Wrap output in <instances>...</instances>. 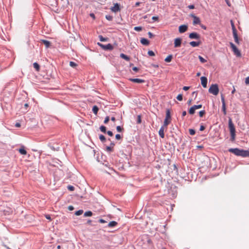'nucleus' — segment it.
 I'll use <instances>...</instances> for the list:
<instances>
[{"label": "nucleus", "instance_id": "nucleus-1", "mask_svg": "<svg viewBox=\"0 0 249 249\" xmlns=\"http://www.w3.org/2000/svg\"><path fill=\"white\" fill-rule=\"evenodd\" d=\"M229 151L238 156H242L243 157H249V152L239 149L238 148H230Z\"/></svg>", "mask_w": 249, "mask_h": 249}, {"label": "nucleus", "instance_id": "nucleus-2", "mask_svg": "<svg viewBox=\"0 0 249 249\" xmlns=\"http://www.w3.org/2000/svg\"><path fill=\"white\" fill-rule=\"evenodd\" d=\"M229 127L231 136V140L234 141L235 138V129L231 119L229 120Z\"/></svg>", "mask_w": 249, "mask_h": 249}, {"label": "nucleus", "instance_id": "nucleus-3", "mask_svg": "<svg viewBox=\"0 0 249 249\" xmlns=\"http://www.w3.org/2000/svg\"><path fill=\"white\" fill-rule=\"evenodd\" d=\"M209 92L214 95H217L219 93V88L217 84L212 85L209 89Z\"/></svg>", "mask_w": 249, "mask_h": 249}, {"label": "nucleus", "instance_id": "nucleus-4", "mask_svg": "<svg viewBox=\"0 0 249 249\" xmlns=\"http://www.w3.org/2000/svg\"><path fill=\"white\" fill-rule=\"evenodd\" d=\"M171 120L170 111L169 109H167L166 111V117L164 121V124L163 125L166 128L167 126L170 123Z\"/></svg>", "mask_w": 249, "mask_h": 249}, {"label": "nucleus", "instance_id": "nucleus-5", "mask_svg": "<svg viewBox=\"0 0 249 249\" xmlns=\"http://www.w3.org/2000/svg\"><path fill=\"white\" fill-rule=\"evenodd\" d=\"M230 44L234 54L237 57H241V53L240 51L237 49L235 45L232 42H230Z\"/></svg>", "mask_w": 249, "mask_h": 249}, {"label": "nucleus", "instance_id": "nucleus-6", "mask_svg": "<svg viewBox=\"0 0 249 249\" xmlns=\"http://www.w3.org/2000/svg\"><path fill=\"white\" fill-rule=\"evenodd\" d=\"M97 45L101 47L102 49L105 50H112L113 49V47L111 44H108L107 45H104L99 42L97 43Z\"/></svg>", "mask_w": 249, "mask_h": 249}, {"label": "nucleus", "instance_id": "nucleus-7", "mask_svg": "<svg viewBox=\"0 0 249 249\" xmlns=\"http://www.w3.org/2000/svg\"><path fill=\"white\" fill-rule=\"evenodd\" d=\"M182 40L180 38H177L174 40V47L175 48L179 47L181 46Z\"/></svg>", "mask_w": 249, "mask_h": 249}, {"label": "nucleus", "instance_id": "nucleus-8", "mask_svg": "<svg viewBox=\"0 0 249 249\" xmlns=\"http://www.w3.org/2000/svg\"><path fill=\"white\" fill-rule=\"evenodd\" d=\"M233 35L235 42L236 43L239 44V42L238 40V35L235 27H233Z\"/></svg>", "mask_w": 249, "mask_h": 249}, {"label": "nucleus", "instance_id": "nucleus-9", "mask_svg": "<svg viewBox=\"0 0 249 249\" xmlns=\"http://www.w3.org/2000/svg\"><path fill=\"white\" fill-rule=\"evenodd\" d=\"M188 29V26L186 25H182L179 26L178 31L180 33H183L185 32Z\"/></svg>", "mask_w": 249, "mask_h": 249}, {"label": "nucleus", "instance_id": "nucleus-10", "mask_svg": "<svg viewBox=\"0 0 249 249\" xmlns=\"http://www.w3.org/2000/svg\"><path fill=\"white\" fill-rule=\"evenodd\" d=\"M192 17L193 18V24L194 25L200 24V20L198 17L194 15H192Z\"/></svg>", "mask_w": 249, "mask_h": 249}, {"label": "nucleus", "instance_id": "nucleus-11", "mask_svg": "<svg viewBox=\"0 0 249 249\" xmlns=\"http://www.w3.org/2000/svg\"><path fill=\"white\" fill-rule=\"evenodd\" d=\"M129 80L132 82L137 83H143L145 82L144 80L139 78H130Z\"/></svg>", "mask_w": 249, "mask_h": 249}, {"label": "nucleus", "instance_id": "nucleus-12", "mask_svg": "<svg viewBox=\"0 0 249 249\" xmlns=\"http://www.w3.org/2000/svg\"><path fill=\"white\" fill-rule=\"evenodd\" d=\"M200 80L202 86L205 88H206L207 85V78L206 77L202 76L200 78Z\"/></svg>", "mask_w": 249, "mask_h": 249}, {"label": "nucleus", "instance_id": "nucleus-13", "mask_svg": "<svg viewBox=\"0 0 249 249\" xmlns=\"http://www.w3.org/2000/svg\"><path fill=\"white\" fill-rule=\"evenodd\" d=\"M189 37L191 39H199L200 38V36L196 32H193L189 35Z\"/></svg>", "mask_w": 249, "mask_h": 249}, {"label": "nucleus", "instance_id": "nucleus-14", "mask_svg": "<svg viewBox=\"0 0 249 249\" xmlns=\"http://www.w3.org/2000/svg\"><path fill=\"white\" fill-rule=\"evenodd\" d=\"M111 10L113 12H117L120 10V5L118 3L114 4V6L111 7Z\"/></svg>", "mask_w": 249, "mask_h": 249}, {"label": "nucleus", "instance_id": "nucleus-15", "mask_svg": "<svg viewBox=\"0 0 249 249\" xmlns=\"http://www.w3.org/2000/svg\"><path fill=\"white\" fill-rule=\"evenodd\" d=\"M164 127H165L164 126H163V125L162 126L160 127V129L159 131V134L160 136L162 138H164Z\"/></svg>", "mask_w": 249, "mask_h": 249}, {"label": "nucleus", "instance_id": "nucleus-16", "mask_svg": "<svg viewBox=\"0 0 249 249\" xmlns=\"http://www.w3.org/2000/svg\"><path fill=\"white\" fill-rule=\"evenodd\" d=\"M18 152L20 153V154L23 155H25L27 154V151L25 149L24 147L23 146H22L19 149Z\"/></svg>", "mask_w": 249, "mask_h": 249}, {"label": "nucleus", "instance_id": "nucleus-17", "mask_svg": "<svg viewBox=\"0 0 249 249\" xmlns=\"http://www.w3.org/2000/svg\"><path fill=\"white\" fill-rule=\"evenodd\" d=\"M141 43L144 45H148L149 44V41L145 38H142L141 39Z\"/></svg>", "mask_w": 249, "mask_h": 249}, {"label": "nucleus", "instance_id": "nucleus-18", "mask_svg": "<svg viewBox=\"0 0 249 249\" xmlns=\"http://www.w3.org/2000/svg\"><path fill=\"white\" fill-rule=\"evenodd\" d=\"M41 41L45 45L47 48L51 46V42L46 40H41Z\"/></svg>", "mask_w": 249, "mask_h": 249}, {"label": "nucleus", "instance_id": "nucleus-19", "mask_svg": "<svg viewBox=\"0 0 249 249\" xmlns=\"http://www.w3.org/2000/svg\"><path fill=\"white\" fill-rule=\"evenodd\" d=\"M190 44L193 47L198 46L200 44V42L191 41L190 42Z\"/></svg>", "mask_w": 249, "mask_h": 249}, {"label": "nucleus", "instance_id": "nucleus-20", "mask_svg": "<svg viewBox=\"0 0 249 249\" xmlns=\"http://www.w3.org/2000/svg\"><path fill=\"white\" fill-rule=\"evenodd\" d=\"M120 57L124 59V60H125L126 61H129V60H130L129 57L127 55L124 54V53H121Z\"/></svg>", "mask_w": 249, "mask_h": 249}, {"label": "nucleus", "instance_id": "nucleus-21", "mask_svg": "<svg viewBox=\"0 0 249 249\" xmlns=\"http://www.w3.org/2000/svg\"><path fill=\"white\" fill-rule=\"evenodd\" d=\"M33 66H34V68L36 69V70L37 71H39V70H40V66H39V64L35 62L33 64Z\"/></svg>", "mask_w": 249, "mask_h": 249}, {"label": "nucleus", "instance_id": "nucleus-22", "mask_svg": "<svg viewBox=\"0 0 249 249\" xmlns=\"http://www.w3.org/2000/svg\"><path fill=\"white\" fill-rule=\"evenodd\" d=\"M117 225V223L116 221H112L108 223V226L109 227H113L116 226Z\"/></svg>", "mask_w": 249, "mask_h": 249}, {"label": "nucleus", "instance_id": "nucleus-23", "mask_svg": "<svg viewBox=\"0 0 249 249\" xmlns=\"http://www.w3.org/2000/svg\"><path fill=\"white\" fill-rule=\"evenodd\" d=\"M173 58L172 55H169L165 59V61L166 62H170Z\"/></svg>", "mask_w": 249, "mask_h": 249}, {"label": "nucleus", "instance_id": "nucleus-24", "mask_svg": "<svg viewBox=\"0 0 249 249\" xmlns=\"http://www.w3.org/2000/svg\"><path fill=\"white\" fill-rule=\"evenodd\" d=\"M99 108L96 106H94L92 107V111L94 114L96 115L98 113Z\"/></svg>", "mask_w": 249, "mask_h": 249}, {"label": "nucleus", "instance_id": "nucleus-25", "mask_svg": "<svg viewBox=\"0 0 249 249\" xmlns=\"http://www.w3.org/2000/svg\"><path fill=\"white\" fill-rule=\"evenodd\" d=\"M84 215L85 217L91 216L92 215V213L91 211H87V212H86L84 213Z\"/></svg>", "mask_w": 249, "mask_h": 249}, {"label": "nucleus", "instance_id": "nucleus-26", "mask_svg": "<svg viewBox=\"0 0 249 249\" xmlns=\"http://www.w3.org/2000/svg\"><path fill=\"white\" fill-rule=\"evenodd\" d=\"M195 109L193 107H192L189 110V113L190 114H194L195 112Z\"/></svg>", "mask_w": 249, "mask_h": 249}, {"label": "nucleus", "instance_id": "nucleus-27", "mask_svg": "<svg viewBox=\"0 0 249 249\" xmlns=\"http://www.w3.org/2000/svg\"><path fill=\"white\" fill-rule=\"evenodd\" d=\"M99 139L102 142H105L106 140L105 137L103 135H100L99 136Z\"/></svg>", "mask_w": 249, "mask_h": 249}, {"label": "nucleus", "instance_id": "nucleus-28", "mask_svg": "<svg viewBox=\"0 0 249 249\" xmlns=\"http://www.w3.org/2000/svg\"><path fill=\"white\" fill-rule=\"evenodd\" d=\"M99 38L101 41H107V38H105L102 36H99Z\"/></svg>", "mask_w": 249, "mask_h": 249}, {"label": "nucleus", "instance_id": "nucleus-29", "mask_svg": "<svg viewBox=\"0 0 249 249\" xmlns=\"http://www.w3.org/2000/svg\"><path fill=\"white\" fill-rule=\"evenodd\" d=\"M83 213V211L82 210H78L75 213V214L76 215H80Z\"/></svg>", "mask_w": 249, "mask_h": 249}, {"label": "nucleus", "instance_id": "nucleus-30", "mask_svg": "<svg viewBox=\"0 0 249 249\" xmlns=\"http://www.w3.org/2000/svg\"><path fill=\"white\" fill-rule=\"evenodd\" d=\"M100 129L102 132H104V133L106 132V127L104 125L101 126L100 127Z\"/></svg>", "mask_w": 249, "mask_h": 249}, {"label": "nucleus", "instance_id": "nucleus-31", "mask_svg": "<svg viewBox=\"0 0 249 249\" xmlns=\"http://www.w3.org/2000/svg\"><path fill=\"white\" fill-rule=\"evenodd\" d=\"M134 29L136 31L140 32L142 30V27L141 26H137L135 27Z\"/></svg>", "mask_w": 249, "mask_h": 249}, {"label": "nucleus", "instance_id": "nucleus-32", "mask_svg": "<svg viewBox=\"0 0 249 249\" xmlns=\"http://www.w3.org/2000/svg\"><path fill=\"white\" fill-rule=\"evenodd\" d=\"M189 134L191 135H194L196 133V131L194 129H190L189 130Z\"/></svg>", "mask_w": 249, "mask_h": 249}, {"label": "nucleus", "instance_id": "nucleus-33", "mask_svg": "<svg viewBox=\"0 0 249 249\" xmlns=\"http://www.w3.org/2000/svg\"><path fill=\"white\" fill-rule=\"evenodd\" d=\"M198 58H199V60L200 61V62L203 63L206 62V60L200 55L198 56Z\"/></svg>", "mask_w": 249, "mask_h": 249}, {"label": "nucleus", "instance_id": "nucleus-34", "mask_svg": "<svg viewBox=\"0 0 249 249\" xmlns=\"http://www.w3.org/2000/svg\"><path fill=\"white\" fill-rule=\"evenodd\" d=\"M222 110H223L224 114L226 115L227 114L226 108V104L224 105H222Z\"/></svg>", "mask_w": 249, "mask_h": 249}, {"label": "nucleus", "instance_id": "nucleus-35", "mask_svg": "<svg viewBox=\"0 0 249 249\" xmlns=\"http://www.w3.org/2000/svg\"><path fill=\"white\" fill-rule=\"evenodd\" d=\"M205 114V111L204 110H201L199 112V115L200 117L203 116V115Z\"/></svg>", "mask_w": 249, "mask_h": 249}, {"label": "nucleus", "instance_id": "nucleus-36", "mask_svg": "<svg viewBox=\"0 0 249 249\" xmlns=\"http://www.w3.org/2000/svg\"><path fill=\"white\" fill-rule=\"evenodd\" d=\"M195 110L201 108L202 107V105H194L193 106Z\"/></svg>", "mask_w": 249, "mask_h": 249}, {"label": "nucleus", "instance_id": "nucleus-37", "mask_svg": "<svg viewBox=\"0 0 249 249\" xmlns=\"http://www.w3.org/2000/svg\"><path fill=\"white\" fill-rule=\"evenodd\" d=\"M106 150H107V151L110 152L113 151V148H112L111 146H107L106 147Z\"/></svg>", "mask_w": 249, "mask_h": 249}, {"label": "nucleus", "instance_id": "nucleus-38", "mask_svg": "<svg viewBox=\"0 0 249 249\" xmlns=\"http://www.w3.org/2000/svg\"><path fill=\"white\" fill-rule=\"evenodd\" d=\"M70 65L71 67L74 68V67H75L77 66V64H76V63H75V62H74L71 61V62H70Z\"/></svg>", "mask_w": 249, "mask_h": 249}, {"label": "nucleus", "instance_id": "nucleus-39", "mask_svg": "<svg viewBox=\"0 0 249 249\" xmlns=\"http://www.w3.org/2000/svg\"><path fill=\"white\" fill-rule=\"evenodd\" d=\"M177 99L178 100V101H182V95L180 94H178L177 97Z\"/></svg>", "mask_w": 249, "mask_h": 249}, {"label": "nucleus", "instance_id": "nucleus-40", "mask_svg": "<svg viewBox=\"0 0 249 249\" xmlns=\"http://www.w3.org/2000/svg\"><path fill=\"white\" fill-rule=\"evenodd\" d=\"M148 54L149 56H154L155 55L154 52L152 51H149L148 52Z\"/></svg>", "mask_w": 249, "mask_h": 249}, {"label": "nucleus", "instance_id": "nucleus-41", "mask_svg": "<svg viewBox=\"0 0 249 249\" xmlns=\"http://www.w3.org/2000/svg\"><path fill=\"white\" fill-rule=\"evenodd\" d=\"M68 189L71 191H73L74 190V187L72 186L69 185L68 186Z\"/></svg>", "mask_w": 249, "mask_h": 249}, {"label": "nucleus", "instance_id": "nucleus-42", "mask_svg": "<svg viewBox=\"0 0 249 249\" xmlns=\"http://www.w3.org/2000/svg\"><path fill=\"white\" fill-rule=\"evenodd\" d=\"M109 120V116H107L105 118V119L104 120V123L106 124H107Z\"/></svg>", "mask_w": 249, "mask_h": 249}, {"label": "nucleus", "instance_id": "nucleus-43", "mask_svg": "<svg viewBox=\"0 0 249 249\" xmlns=\"http://www.w3.org/2000/svg\"><path fill=\"white\" fill-rule=\"evenodd\" d=\"M221 101H222V105H224L226 104L225 99H224V97L222 94L221 95Z\"/></svg>", "mask_w": 249, "mask_h": 249}, {"label": "nucleus", "instance_id": "nucleus-44", "mask_svg": "<svg viewBox=\"0 0 249 249\" xmlns=\"http://www.w3.org/2000/svg\"><path fill=\"white\" fill-rule=\"evenodd\" d=\"M116 129L117 131L118 132H121L122 130L123 129V128H122L120 126H117L116 127Z\"/></svg>", "mask_w": 249, "mask_h": 249}, {"label": "nucleus", "instance_id": "nucleus-45", "mask_svg": "<svg viewBox=\"0 0 249 249\" xmlns=\"http://www.w3.org/2000/svg\"><path fill=\"white\" fill-rule=\"evenodd\" d=\"M106 18L108 20H111L112 19V17L109 15H107Z\"/></svg>", "mask_w": 249, "mask_h": 249}, {"label": "nucleus", "instance_id": "nucleus-46", "mask_svg": "<svg viewBox=\"0 0 249 249\" xmlns=\"http://www.w3.org/2000/svg\"><path fill=\"white\" fill-rule=\"evenodd\" d=\"M148 35L149 38H152L154 36V35L150 32L148 33Z\"/></svg>", "mask_w": 249, "mask_h": 249}, {"label": "nucleus", "instance_id": "nucleus-47", "mask_svg": "<svg viewBox=\"0 0 249 249\" xmlns=\"http://www.w3.org/2000/svg\"><path fill=\"white\" fill-rule=\"evenodd\" d=\"M115 138L118 140H119L120 139H121V136L120 134H116L115 135Z\"/></svg>", "mask_w": 249, "mask_h": 249}, {"label": "nucleus", "instance_id": "nucleus-48", "mask_svg": "<svg viewBox=\"0 0 249 249\" xmlns=\"http://www.w3.org/2000/svg\"><path fill=\"white\" fill-rule=\"evenodd\" d=\"M137 123L138 124H140L141 123V117L140 115L138 116Z\"/></svg>", "mask_w": 249, "mask_h": 249}, {"label": "nucleus", "instance_id": "nucleus-49", "mask_svg": "<svg viewBox=\"0 0 249 249\" xmlns=\"http://www.w3.org/2000/svg\"><path fill=\"white\" fill-rule=\"evenodd\" d=\"M245 83L247 85H249V76H248V77L246 78V79H245Z\"/></svg>", "mask_w": 249, "mask_h": 249}, {"label": "nucleus", "instance_id": "nucleus-50", "mask_svg": "<svg viewBox=\"0 0 249 249\" xmlns=\"http://www.w3.org/2000/svg\"><path fill=\"white\" fill-rule=\"evenodd\" d=\"M152 19L154 20H155V21H158V19H159V18L158 17H152Z\"/></svg>", "mask_w": 249, "mask_h": 249}, {"label": "nucleus", "instance_id": "nucleus-51", "mask_svg": "<svg viewBox=\"0 0 249 249\" xmlns=\"http://www.w3.org/2000/svg\"><path fill=\"white\" fill-rule=\"evenodd\" d=\"M107 134L110 136H113V133L111 131H108L107 132Z\"/></svg>", "mask_w": 249, "mask_h": 249}, {"label": "nucleus", "instance_id": "nucleus-52", "mask_svg": "<svg viewBox=\"0 0 249 249\" xmlns=\"http://www.w3.org/2000/svg\"><path fill=\"white\" fill-rule=\"evenodd\" d=\"M190 9H193L195 8V6L194 5H190L188 7Z\"/></svg>", "mask_w": 249, "mask_h": 249}, {"label": "nucleus", "instance_id": "nucleus-53", "mask_svg": "<svg viewBox=\"0 0 249 249\" xmlns=\"http://www.w3.org/2000/svg\"><path fill=\"white\" fill-rule=\"evenodd\" d=\"M74 209V208L72 206H69L68 207V210L70 211H72Z\"/></svg>", "mask_w": 249, "mask_h": 249}, {"label": "nucleus", "instance_id": "nucleus-54", "mask_svg": "<svg viewBox=\"0 0 249 249\" xmlns=\"http://www.w3.org/2000/svg\"><path fill=\"white\" fill-rule=\"evenodd\" d=\"M190 89L189 87L185 86L183 88V89L186 91Z\"/></svg>", "mask_w": 249, "mask_h": 249}, {"label": "nucleus", "instance_id": "nucleus-55", "mask_svg": "<svg viewBox=\"0 0 249 249\" xmlns=\"http://www.w3.org/2000/svg\"><path fill=\"white\" fill-rule=\"evenodd\" d=\"M99 221L101 223H106V221L105 220L103 219H100Z\"/></svg>", "mask_w": 249, "mask_h": 249}, {"label": "nucleus", "instance_id": "nucleus-56", "mask_svg": "<svg viewBox=\"0 0 249 249\" xmlns=\"http://www.w3.org/2000/svg\"><path fill=\"white\" fill-rule=\"evenodd\" d=\"M132 69H133V70L134 71H136V72L138 71V70H139L138 68L137 67H133Z\"/></svg>", "mask_w": 249, "mask_h": 249}, {"label": "nucleus", "instance_id": "nucleus-57", "mask_svg": "<svg viewBox=\"0 0 249 249\" xmlns=\"http://www.w3.org/2000/svg\"><path fill=\"white\" fill-rule=\"evenodd\" d=\"M204 129H205V127H204V126H203V125H201V126H200V129H199L200 131H203V130H204Z\"/></svg>", "mask_w": 249, "mask_h": 249}, {"label": "nucleus", "instance_id": "nucleus-58", "mask_svg": "<svg viewBox=\"0 0 249 249\" xmlns=\"http://www.w3.org/2000/svg\"><path fill=\"white\" fill-rule=\"evenodd\" d=\"M45 217L49 220H51V216L49 215H46Z\"/></svg>", "mask_w": 249, "mask_h": 249}, {"label": "nucleus", "instance_id": "nucleus-59", "mask_svg": "<svg viewBox=\"0 0 249 249\" xmlns=\"http://www.w3.org/2000/svg\"><path fill=\"white\" fill-rule=\"evenodd\" d=\"M20 124L19 123H17L15 124L16 127H19L20 126Z\"/></svg>", "mask_w": 249, "mask_h": 249}, {"label": "nucleus", "instance_id": "nucleus-60", "mask_svg": "<svg viewBox=\"0 0 249 249\" xmlns=\"http://www.w3.org/2000/svg\"><path fill=\"white\" fill-rule=\"evenodd\" d=\"M192 95H195V97L197 96V92L196 91H194L192 92Z\"/></svg>", "mask_w": 249, "mask_h": 249}, {"label": "nucleus", "instance_id": "nucleus-61", "mask_svg": "<svg viewBox=\"0 0 249 249\" xmlns=\"http://www.w3.org/2000/svg\"><path fill=\"white\" fill-rule=\"evenodd\" d=\"M141 4V2H137L136 3H135V6L136 7H138L139 6H140Z\"/></svg>", "mask_w": 249, "mask_h": 249}, {"label": "nucleus", "instance_id": "nucleus-62", "mask_svg": "<svg viewBox=\"0 0 249 249\" xmlns=\"http://www.w3.org/2000/svg\"><path fill=\"white\" fill-rule=\"evenodd\" d=\"M186 115V111H184L182 112V115L183 117L185 116V115Z\"/></svg>", "mask_w": 249, "mask_h": 249}, {"label": "nucleus", "instance_id": "nucleus-63", "mask_svg": "<svg viewBox=\"0 0 249 249\" xmlns=\"http://www.w3.org/2000/svg\"><path fill=\"white\" fill-rule=\"evenodd\" d=\"M90 16L91 17H92V18H95V16H94V14H93V13L90 14Z\"/></svg>", "mask_w": 249, "mask_h": 249}, {"label": "nucleus", "instance_id": "nucleus-64", "mask_svg": "<svg viewBox=\"0 0 249 249\" xmlns=\"http://www.w3.org/2000/svg\"><path fill=\"white\" fill-rule=\"evenodd\" d=\"M111 120L113 122H115V120H116V119L114 117H112L111 118Z\"/></svg>", "mask_w": 249, "mask_h": 249}]
</instances>
